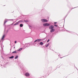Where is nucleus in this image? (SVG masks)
Here are the masks:
<instances>
[{"label": "nucleus", "instance_id": "12", "mask_svg": "<svg viewBox=\"0 0 78 78\" xmlns=\"http://www.w3.org/2000/svg\"><path fill=\"white\" fill-rule=\"evenodd\" d=\"M9 58H10V59H12V58H14V56H12L11 57H9Z\"/></svg>", "mask_w": 78, "mask_h": 78}, {"label": "nucleus", "instance_id": "10", "mask_svg": "<svg viewBox=\"0 0 78 78\" xmlns=\"http://www.w3.org/2000/svg\"><path fill=\"white\" fill-rule=\"evenodd\" d=\"M23 49L22 48H20L17 50V51H22V50Z\"/></svg>", "mask_w": 78, "mask_h": 78}, {"label": "nucleus", "instance_id": "11", "mask_svg": "<svg viewBox=\"0 0 78 78\" xmlns=\"http://www.w3.org/2000/svg\"><path fill=\"white\" fill-rule=\"evenodd\" d=\"M49 46V43L47 44H46L45 45V47H47Z\"/></svg>", "mask_w": 78, "mask_h": 78}, {"label": "nucleus", "instance_id": "1", "mask_svg": "<svg viewBox=\"0 0 78 78\" xmlns=\"http://www.w3.org/2000/svg\"><path fill=\"white\" fill-rule=\"evenodd\" d=\"M41 21L42 22H44V23H47V22H48L47 20L44 19H41Z\"/></svg>", "mask_w": 78, "mask_h": 78}, {"label": "nucleus", "instance_id": "2", "mask_svg": "<svg viewBox=\"0 0 78 78\" xmlns=\"http://www.w3.org/2000/svg\"><path fill=\"white\" fill-rule=\"evenodd\" d=\"M50 25V24L48 23H44L43 24L44 27H48Z\"/></svg>", "mask_w": 78, "mask_h": 78}, {"label": "nucleus", "instance_id": "23", "mask_svg": "<svg viewBox=\"0 0 78 78\" xmlns=\"http://www.w3.org/2000/svg\"><path fill=\"white\" fill-rule=\"evenodd\" d=\"M66 31H69L67 30H66Z\"/></svg>", "mask_w": 78, "mask_h": 78}, {"label": "nucleus", "instance_id": "15", "mask_svg": "<svg viewBox=\"0 0 78 78\" xmlns=\"http://www.w3.org/2000/svg\"><path fill=\"white\" fill-rule=\"evenodd\" d=\"M17 53V51H14L12 52V53Z\"/></svg>", "mask_w": 78, "mask_h": 78}, {"label": "nucleus", "instance_id": "3", "mask_svg": "<svg viewBox=\"0 0 78 78\" xmlns=\"http://www.w3.org/2000/svg\"><path fill=\"white\" fill-rule=\"evenodd\" d=\"M10 20V19L8 20V19H5L4 21V25H5V23H6V22H7L8 21V20Z\"/></svg>", "mask_w": 78, "mask_h": 78}, {"label": "nucleus", "instance_id": "19", "mask_svg": "<svg viewBox=\"0 0 78 78\" xmlns=\"http://www.w3.org/2000/svg\"><path fill=\"white\" fill-rule=\"evenodd\" d=\"M50 41V40L48 39V40L47 41V42H48Z\"/></svg>", "mask_w": 78, "mask_h": 78}, {"label": "nucleus", "instance_id": "5", "mask_svg": "<svg viewBox=\"0 0 78 78\" xmlns=\"http://www.w3.org/2000/svg\"><path fill=\"white\" fill-rule=\"evenodd\" d=\"M25 75L26 76L28 77L30 76V73H25Z\"/></svg>", "mask_w": 78, "mask_h": 78}, {"label": "nucleus", "instance_id": "26", "mask_svg": "<svg viewBox=\"0 0 78 78\" xmlns=\"http://www.w3.org/2000/svg\"><path fill=\"white\" fill-rule=\"evenodd\" d=\"M1 42V41H0V42Z\"/></svg>", "mask_w": 78, "mask_h": 78}, {"label": "nucleus", "instance_id": "22", "mask_svg": "<svg viewBox=\"0 0 78 78\" xmlns=\"http://www.w3.org/2000/svg\"><path fill=\"white\" fill-rule=\"evenodd\" d=\"M13 23L12 24V25H13Z\"/></svg>", "mask_w": 78, "mask_h": 78}, {"label": "nucleus", "instance_id": "4", "mask_svg": "<svg viewBox=\"0 0 78 78\" xmlns=\"http://www.w3.org/2000/svg\"><path fill=\"white\" fill-rule=\"evenodd\" d=\"M23 21L20 20L18 22H17V23H16L15 24H14V25H18L19 24V22H23Z\"/></svg>", "mask_w": 78, "mask_h": 78}, {"label": "nucleus", "instance_id": "21", "mask_svg": "<svg viewBox=\"0 0 78 78\" xmlns=\"http://www.w3.org/2000/svg\"><path fill=\"white\" fill-rule=\"evenodd\" d=\"M54 24H56V23H57V22H54Z\"/></svg>", "mask_w": 78, "mask_h": 78}, {"label": "nucleus", "instance_id": "7", "mask_svg": "<svg viewBox=\"0 0 78 78\" xmlns=\"http://www.w3.org/2000/svg\"><path fill=\"white\" fill-rule=\"evenodd\" d=\"M53 28H54V26H53L51 25L49 27V29L51 30V29H53Z\"/></svg>", "mask_w": 78, "mask_h": 78}, {"label": "nucleus", "instance_id": "14", "mask_svg": "<svg viewBox=\"0 0 78 78\" xmlns=\"http://www.w3.org/2000/svg\"><path fill=\"white\" fill-rule=\"evenodd\" d=\"M18 58H19V56H18V55L16 56V57H15V59H18Z\"/></svg>", "mask_w": 78, "mask_h": 78}, {"label": "nucleus", "instance_id": "25", "mask_svg": "<svg viewBox=\"0 0 78 78\" xmlns=\"http://www.w3.org/2000/svg\"><path fill=\"white\" fill-rule=\"evenodd\" d=\"M14 48H15V47H14Z\"/></svg>", "mask_w": 78, "mask_h": 78}, {"label": "nucleus", "instance_id": "20", "mask_svg": "<svg viewBox=\"0 0 78 78\" xmlns=\"http://www.w3.org/2000/svg\"><path fill=\"white\" fill-rule=\"evenodd\" d=\"M16 42H17V41H15V44H16Z\"/></svg>", "mask_w": 78, "mask_h": 78}, {"label": "nucleus", "instance_id": "6", "mask_svg": "<svg viewBox=\"0 0 78 78\" xmlns=\"http://www.w3.org/2000/svg\"><path fill=\"white\" fill-rule=\"evenodd\" d=\"M5 35H4L1 38V40L2 41H4V39L5 38Z\"/></svg>", "mask_w": 78, "mask_h": 78}, {"label": "nucleus", "instance_id": "9", "mask_svg": "<svg viewBox=\"0 0 78 78\" xmlns=\"http://www.w3.org/2000/svg\"><path fill=\"white\" fill-rule=\"evenodd\" d=\"M41 41V39H37V40H36L34 41V42H39Z\"/></svg>", "mask_w": 78, "mask_h": 78}, {"label": "nucleus", "instance_id": "24", "mask_svg": "<svg viewBox=\"0 0 78 78\" xmlns=\"http://www.w3.org/2000/svg\"><path fill=\"white\" fill-rule=\"evenodd\" d=\"M30 27H31V26H30Z\"/></svg>", "mask_w": 78, "mask_h": 78}, {"label": "nucleus", "instance_id": "18", "mask_svg": "<svg viewBox=\"0 0 78 78\" xmlns=\"http://www.w3.org/2000/svg\"><path fill=\"white\" fill-rule=\"evenodd\" d=\"M54 25L55 26V27H58V25H57L56 24H55Z\"/></svg>", "mask_w": 78, "mask_h": 78}, {"label": "nucleus", "instance_id": "17", "mask_svg": "<svg viewBox=\"0 0 78 78\" xmlns=\"http://www.w3.org/2000/svg\"><path fill=\"white\" fill-rule=\"evenodd\" d=\"M24 21L25 22H28V20H24Z\"/></svg>", "mask_w": 78, "mask_h": 78}, {"label": "nucleus", "instance_id": "13", "mask_svg": "<svg viewBox=\"0 0 78 78\" xmlns=\"http://www.w3.org/2000/svg\"><path fill=\"white\" fill-rule=\"evenodd\" d=\"M23 24H21L20 25V27H23Z\"/></svg>", "mask_w": 78, "mask_h": 78}, {"label": "nucleus", "instance_id": "8", "mask_svg": "<svg viewBox=\"0 0 78 78\" xmlns=\"http://www.w3.org/2000/svg\"><path fill=\"white\" fill-rule=\"evenodd\" d=\"M55 29H51L50 31L51 33H53V32H54V31H55Z\"/></svg>", "mask_w": 78, "mask_h": 78}, {"label": "nucleus", "instance_id": "16", "mask_svg": "<svg viewBox=\"0 0 78 78\" xmlns=\"http://www.w3.org/2000/svg\"><path fill=\"white\" fill-rule=\"evenodd\" d=\"M40 44L41 45H43V43L42 42H41L40 43Z\"/></svg>", "mask_w": 78, "mask_h": 78}]
</instances>
